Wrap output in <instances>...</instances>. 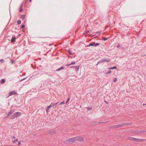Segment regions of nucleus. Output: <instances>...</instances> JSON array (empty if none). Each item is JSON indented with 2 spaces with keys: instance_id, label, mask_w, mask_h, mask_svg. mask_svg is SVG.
Returning a JSON list of instances; mask_svg holds the SVG:
<instances>
[{
  "instance_id": "1",
  "label": "nucleus",
  "mask_w": 146,
  "mask_h": 146,
  "mask_svg": "<svg viewBox=\"0 0 146 146\" xmlns=\"http://www.w3.org/2000/svg\"><path fill=\"white\" fill-rule=\"evenodd\" d=\"M75 141H76L75 138L73 137L66 140L64 142L67 144H70L74 143Z\"/></svg>"
},
{
  "instance_id": "2",
  "label": "nucleus",
  "mask_w": 146,
  "mask_h": 146,
  "mask_svg": "<svg viewBox=\"0 0 146 146\" xmlns=\"http://www.w3.org/2000/svg\"><path fill=\"white\" fill-rule=\"evenodd\" d=\"M75 141H84V139L81 136H76L75 137Z\"/></svg>"
},
{
  "instance_id": "3",
  "label": "nucleus",
  "mask_w": 146,
  "mask_h": 146,
  "mask_svg": "<svg viewBox=\"0 0 146 146\" xmlns=\"http://www.w3.org/2000/svg\"><path fill=\"white\" fill-rule=\"evenodd\" d=\"M21 113L20 112H17L15 113L12 116V118H14L17 116L21 115Z\"/></svg>"
},
{
  "instance_id": "4",
  "label": "nucleus",
  "mask_w": 146,
  "mask_h": 146,
  "mask_svg": "<svg viewBox=\"0 0 146 146\" xmlns=\"http://www.w3.org/2000/svg\"><path fill=\"white\" fill-rule=\"evenodd\" d=\"M125 124H126L125 123H122V124H120L119 125L114 126L113 127L114 128H117L118 127H121L123 126L124 125H125Z\"/></svg>"
},
{
  "instance_id": "5",
  "label": "nucleus",
  "mask_w": 146,
  "mask_h": 146,
  "mask_svg": "<svg viewBox=\"0 0 146 146\" xmlns=\"http://www.w3.org/2000/svg\"><path fill=\"white\" fill-rule=\"evenodd\" d=\"M133 141H145V139H141L138 138H134Z\"/></svg>"
},
{
  "instance_id": "6",
  "label": "nucleus",
  "mask_w": 146,
  "mask_h": 146,
  "mask_svg": "<svg viewBox=\"0 0 146 146\" xmlns=\"http://www.w3.org/2000/svg\"><path fill=\"white\" fill-rule=\"evenodd\" d=\"M16 93V92H15V91H12L9 93V96H11L12 95L15 94Z\"/></svg>"
},
{
  "instance_id": "7",
  "label": "nucleus",
  "mask_w": 146,
  "mask_h": 146,
  "mask_svg": "<svg viewBox=\"0 0 146 146\" xmlns=\"http://www.w3.org/2000/svg\"><path fill=\"white\" fill-rule=\"evenodd\" d=\"M128 133H133V134H134V133H137L136 132H137V131H128Z\"/></svg>"
},
{
  "instance_id": "8",
  "label": "nucleus",
  "mask_w": 146,
  "mask_h": 146,
  "mask_svg": "<svg viewBox=\"0 0 146 146\" xmlns=\"http://www.w3.org/2000/svg\"><path fill=\"white\" fill-rule=\"evenodd\" d=\"M145 132V131H137L136 132L137 134H139L140 133H144Z\"/></svg>"
},
{
  "instance_id": "9",
  "label": "nucleus",
  "mask_w": 146,
  "mask_h": 146,
  "mask_svg": "<svg viewBox=\"0 0 146 146\" xmlns=\"http://www.w3.org/2000/svg\"><path fill=\"white\" fill-rule=\"evenodd\" d=\"M133 139H134L133 137H128L127 138V139L128 140H130V141H133Z\"/></svg>"
},
{
  "instance_id": "10",
  "label": "nucleus",
  "mask_w": 146,
  "mask_h": 146,
  "mask_svg": "<svg viewBox=\"0 0 146 146\" xmlns=\"http://www.w3.org/2000/svg\"><path fill=\"white\" fill-rule=\"evenodd\" d=\"M54 106H51V105H50L49 106H48L47 108H46V111L47 112H48L49 110V108L50 107H52Z\"/></svg>"
},
{
  "instance_id": "11",
  "label": "nucleus",
  "mask_w": 146,
  "mask_h": 146,
  "mask_svg": "<svg viewBox=\"0 0 146 146\" xmlns=\"http://www.w3.org/2000/svg\"><path fill=\"white\" fill-rule=\"evenodd\" d=\"M56 133V131H52L49 132V134H54Z\"/></svg>"
},
{
  "instance_id": "12",
  "label": "nucleus",
  "mask_w": 146,
  "mask_h": 146,
  "mask_svg": "<svg viewBox=\"0 0 146 146\" xmlns=\"http://www.w3.org/2000/svg\"><path fill=\"white\" fill-rule=\"evenodd\" d=\"M14 112V111L13 110L11 111H10L9 112L8 114V115L9 116L12 114Z\"/></svg>"
},
{
  "instance_id": "13",
  "label": "nucleus",
  "mask_w": 146,
  "mask_h": 146,
  "mask_svg": "<svg viewBox=\"0 0 146 146\" xmlns=\"http://www.w3.org/2000/svg\"><path fill=\"white\" fill-rule=\"evenodd\" d=\"M16 38L15 37H13L11 39V42H14L15 41V40L16 39Z\"/></svg>"
},
{
  "instance_id": "14",
  "label": "nucleus",
  "mask_w": 146,
  "mask_h": 146,
  "mask_svg": "<svg viewBox=\"0 0 146 146\" xmlns=\"http://www.w3.org/2000/svg\"><path fill=\"white\" fill-rule=\"evenodd\" d=\"M5 79H2V81L1 82V84H3V83H4L5 82Z\"/></svg>"
},
{
  "instance_id": "15",
  "label": "nucleus",
  "mask_w": 146,
  "mask_h": 146,
  "mask_svg": "<svg viewBox=\"0 0 146 146\" xmlns=\"http://www.w3.org/2000/svg\"><path fill=\"white\" fill-rule=\"evenodd\" d=\"M64 68V67L63 66L61 67L59 69H58L57 70V71H59L60 70H61L62 69Z\"/></svg>"
},
{
  "instance_id": "16",
  "label": "nucleus",
  "mask_w": 146,
  "mask_h": 146,
  "mask_svg": "<svg viewBox=\"0 0 146 146\" xmlns=\"http://www.w3.org/2000/svg\"><path fill=\"white\" fill-rule=\"evenodd\" d=\"M18 141V139H16L14 140H13L12 142L13 143H15L16 142Z\"/></svg>"
},
{
  "instance_id": "17",
  "label": "nucleus",
  "mask_w": 146,
  "mask_h": 146,
  "mask_svg": "<svg viewBox=\"0 0 146 146\" xmlns=\"http://www.w3.org/2000/svg\"><path fill=\"white\" fill-rule=\"evenodd\" d=\"M23 5H21L20 8L19 9V11L20 12H21L23 11V9H22V7Z\"/></svg>"
},
{
  "instance_id": "18",
  "label": "nucleus",
  "mask_w": 146,
  "mask_h": 146,
  "mask_svg": "<svg viewBox=\"0 0 146 146\" xmlns=\"http://www.w3.org/2000/svg\"><path fill=\"white\" fill-rule=\"evenodd\" d=\"M116 67H112L110 68H109V69L110 70H111V69H116Z\"/></svg>"
},
{
  "instance_id": "19",
  "label": "nucleus",
  "mask_w": 146,
  "mask_h": 146,
  "mask_svg": "<svg viewBox=\"0 0 146 146\" xmlns=\"http://www.w3.org/2000/svg\"><path fill=\"white\" fill-rule=\"evenodd\" d=\"M111 71L110 70H108V72L106 74H110L111 73Z\"/></svg>"
},
{
  "instance_id": "20",
  "label": "nucleus",
  "mask_w": 146,
  "mask_h": 146,
  "mask_svg": "<svg viewBox=\"0 0 146 146\" xmlns=\"http://www.w3.org/2000/svg\"><path fill=\"white\" fill-rule=\"evenodd\" d=\"M57 103H57L56 104H52V105H51L52 106H54L53 107L55 106V107H56V104H57Z\"/></svg>"
},
{
  "instance_id": "21",
  "label": "nucleus",
  "mask_w": 146,
  "mask_h": 146,
  "mask_svg": "<svg viewBox=\"0 0 146 146\" xmlns=\"http://www.w3.org/2000/svg\"><path fill=\"white\" fill-rule=\"evenodd\" d=\"M100 44L98 43H96L95 45H94V46H98Z\"/></svg>"
},
{
  "instance_id": "22",
  "label": "nucleus",
  "mask_w": 146,
  "mask_h": 146,
  "mask_svg": "<svg viewBox=\"0 0 146 146\" xmlns=\"http://www.w3.org/2000/svg\"><path fill=\"white\" fill-rule=\"evenodd\" d=\"M75 64V62H72V63H71V64H68V66H69L70 65H72V64Z\"/></svg>"
},
{
  "instance_id": "23",
  "label": "nucleus",
  "mask_w": 146,
  "mask_h": 146,
  "mask_svg": "<svg viewBox=\"0 0 146 146\" xmlns=\"http://www.w3.org/2000/svg\"><path fill=\"white\" fill-rule=\"evenodd\" d=\"M17 22L18 24H20L21 23V21L20 20H18Z\"/></svg>"
},
{
  "instance_id": "24",
  "label": "nucleus",
  "mask_w": 146,
  "mask_h": 146,
  "mask_svg": "<svg viewBox=\"0 0 146 146\" xmlns=\"http://www.w3.org/2000/svg\"><path fill=\"white\" fill-rule=\"evenodd\" d=\"M94 44H92V43H90L88 46H94Z\"/></svg>"
},
{
  "instance_id": "25",
  "label": "nucleus",
  "mask_w": 146,
  "mask_h": 146,
  "mask_svg": "<svg viewBox=\"0 0 146 146\" xmlns=\"http://www.w3.org/2000/svg\"><path fill=\"white\" fill-rule=\"evenodd\" d=\"M64 101H63V102H60V105L63 104H64Z\"/></svg>"
},
{
  "instance_id": "26",
  "label": "nucleus",
  "mask_w": 146,
  "mask_h": 146,
  "mask_svg": "<svg viewBox=\"0 0 146 146\" xmlns=\"http://www.w3.org/2000/svg\"><path fill=\"white\" fill-rule=\"evenodd\" d=\"M75 66H72L71 67V68H73V67H75ZM76 68H77V70H78L79 69V67H76Z\"/></svg>"
},
{
  "instance_id": "27",
  "label": "nucleus",
  "mask_w": 146,
  "mask_h": 146,
  "mask_svg": "<svg viewBox=\"0 0 146 146\" xmlns=\"http://www.w3.org/2000/svg\"><path fill=\"white\" fill-rule=\"evenodd\" d=\"M117 81V79L116 78H115L114 80V82H116Z\"/></svg>"
},
{
  "instance_id": "28",
  "label": "nucleus",
  "mask_w": 146,
  "mask_h": 146,
  "mask_svg": "<svg viewBox=\"0 0 146 146\" xmlns=\"http://www.w3.org/2000/svg\"><path fill=\"white\" fill-rule=\"evenodd\" d=\"M70 100V99L69 98H68V99L66 103H68L69 101Z\"/></svg>"
},
{
  "instance_id": "29",
  "label": "nucleus",
  "mask_w": 146,
  "mask_h": 146,
  "mask_svg": "<svg viewBox=\"0 0 146 146\" xmlns=\"http://www.w3.org/2000/svg\"><path fill=\"white\" fill-rule=\"evenodd\" d=\"M92 109V108H88V110H91V109Z\"/></svg>"
},
{
  "instance_id": "30",
  "label": "nucleus",
  "mask_w": 146,
  "mask_h": 146,
  "mask_svg": "<svg viewBox=\"0 0 146 146\" xmlns=\"http://www.w3.org/2000/svg\"><path fill=\"white\" fill-rule=\"evenodd\" d=\"M25 27V25H23L22 26V27H21V28L22 29H23V28L24 27Z\"/></svg>"
},
{
  "instance_id": "31",
  "label": "nucleus",
  "mask_w": 146,
  "mask_h": 146,
  "mask_svg": "<svg viewBox=\"0 0 146 146\" xmlns=\"http://www.w3.org/2000/svg\"><path fill=\"white\" fill-rule=\"evenodd\" d=\"M21 142H20V141H19V143H18V145H20L21 144Z\"/></svg>"
},
{
  "instance_id": "32",
  "label": "nucleus",
  "mask_w": 146,
  "mask_h": 146,
  "mask_svg": "<svg viewBox=\"0 0 146 146\" xmlns=\"http://www.w3.org/2000/svg\"><path fill=\"white\" fill-rule=\"evenodd\" d=\"M107 39H108V38H104L103 39V40H107Z\"/></svg>"
},
{
  "instance_id": "33",
  "label": "nucleus",
  "mask_w": 146,
  "mask_h": 146,
  "mask_svg": "<svg viewBox=\"0 0 146 146\" xmlns=\"http://www.w3.org/2000/svg\"><path fill=\"white\" fill-rule=\"evenodd\" d=\"M3 59H1V60H0V62H3Z\"/></svg>"
},
{
  "instance_id": "34",
  "label": "nucleus",
  "mask_w": 146,
  "mask_h": 146,
  "mask_svg": "<svg viewBox=\"0 0 146 146\" xmlns=\"http://www.w3.org/2000/svg\"><path fill=\"white\" fill-rule=\"evenodd\" d=\"M15 139V137L14 136H13V137H12V140H13L14 139Z\"/></svg>"
},
{
  "instance_id": "35",
  "label": "nucleus",
  "mask_w": 146,
  "mask_h": 146,
  "mask_svg": "<svg viewBox=\"0 0 146 146\" xmlns=\"http://www.w3.org/2000/svg\"><path fill=\"white\" fill-rule=\"evenodd\" d=\"M96 34H100V32H97L96 33Z\"/></svg>"
},
{
  "instance_id": "36",
  "label": "nucleus",
  "mask_w": 146,
  "mask_h": 146,
  "mask_svg": "<svg viewBox=\"0 0 146 146\" xmlns=\"http://www.w3.org/2000/svg\"><path fill=\"white\" fill-rule=\"evenodd\" d=\"M22 18L23 19H24L25 18V17H24V16H23V17H22Z\"/></svg>"
},
{
  "instance_id": "37",
  "label": "nucleus",
  "mask_w": 146,
  "mask_h": 146,
  "mask_svg": "<svg viewBox=\"0 0 146 146\" xmlns=\"http://www.w3.org/2000/svg\"><path fill=\"white\" fill-rule=\"evenodd\" d=\"M89 31H87L86 33H89Z\"/></svg>"
},
{
  "instance_id": "38",
  "label": "nucleus",
  "mask_w": 146,
  "mask_h": 146,
  "mask_svg": "<svg viewBox=\"0 0 146 146\" xmlns=\"http://www.w3.org/2000/svg\"><path fill=\"white\" fill-rule=\"evenodd\" d=\"M145 104H143V106H145Z\"/></svg>"
},
{
  "instance_id": "39",
  "label": "nucleus",
  "mask_w": 146,
  "mask_h": 146,
  "mask_svg": "<svg viewBox=\"0 0 146 146\" xmlns=\"http://www.w3.org/2000/svg\"><path fill=\"white\" fill-rule=\"evenodd\" d=\"M31 1H32V0H29V1L30 2H31Z\"/></svg>"
}]
</instances>
